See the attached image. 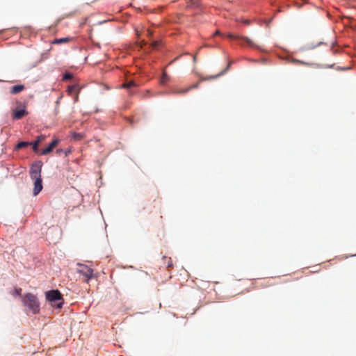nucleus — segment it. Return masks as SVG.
Masks as SVG:
<instances>
[{"label": "nucleus", "instance_id": "obj_11", "mask_svg": "<svg viewBox=\"0 0 356 356\" xmlns=\"http://www.w3.org/2000/svg\"><path fill=\"white\" fill-rule=\"evenodd\" d=\"M45 136H40L38 138V140L33 144V150L34 152L38 151V147L43 140H44Z\"/></svg>", "mask_w": 356, "mask_h": 356}, {"label": "nucleus", "instance_id": "obj_23", "mask_svg": "<svg viewBox=\"0 0 356 356\" xmlns=\"http://www.w3.org/2000/svg\"><path fill=\"white\" fill-rule=\"evenodd\" d=\"M147 33L149 36H151L153 34V32L150 29H147Z\"/></svg>", "mask_w": 356, "mask_h": 356}, {"label": "nucleus", "instance_id": "obj_4", "mask_svg": "<svg viewBox=\"0 0 356 356\" xmlns=\"http://www.w3.org/2000/svg\"><path fill=\"white\" fill-rule=\"evenodd\" d=\"M46 298L50 302L63 300L62 295L58 290H51L46 293Z\"/></svg>", "mask_w": 356, "mask_h": 356}, {"label": "nucleus", "instance_id": "obj_16", "mask_svg": "<svg viewBox=\"0 0 356 356\" xmlns=\"http://www.w3.org/2000/svg\"><path fill=\"white\" fill-rule=\"evenodd\" d=\"M31 143H29V142H19L17 146H16V149H22V148H24V147H28L29 145H30Z\"/></svg>", "mask_w": 356, "mask_h": 356}, {"label": "nucleus", "instance_id": "obj_1", "mask_svg": "<svg viewBox=\"0 0 356 356\" xmlns=\"http://www.w3.org/2000/svg\"><path fill=\"white\" fill-rule=\"evenodd\" d=\"M42 163H35L32 165L30 170V175L34 181L33 195L36 196L42 189V183L41 179Z\"/></svg>", "mask_w": 356, "mask_h": 356}, {"label": "nucleus", "instance_id": "obj_24", "mask_svg": "<svg viewBox=\"0 0 356 356\" xmlns=\"http://www.w3.org/2000/svg\"><path fill=\"white\" fill-rule=\"evenodd\" d=\"M213 36H216V35H221V33L219 31H216L213 35Z\"/></svg>", "mask_w": 356, "mask_h": 356}, {"label": "nucleus", "instance_id": "obj_21", "mask_svg": "<svg viewBox=\"0 0 356 356\" xmlns=\"http://www.w3.org/2000/svg\"><path fill=\"white\" fill-rule=\"evenodd\" d=\"M21 292H22V289L21 288H16L15 289V293L17 296H20L21 295Z\"/></svg>", "mask_w": 356, "mask_h": 356}, {"label": "nucleus", "instance_id": "obj_5", "mask_svg": "<svg viewBox=\"0 0 356 356\" xmlns=\"http://www.w3.org/2000/svg\"><path fill=\"white\" fill-rule=\"evenodd\" d=\"M81 88L76 84L70 86L67 88V93L69 95L74 96V102H78L79 99V93L80 92Z\"/></svg>", "mask_w": 356, "mask_h": 356}, {"label": "nucleus", "instance_id": "obj_6", "mask_svg": "<svg viewBox=\"0 0 356 356\" xmlns=\"http://www.w3.org/2000/svg\"><path fill=\"white\" fill-rule=\"evenodd\" d=\"M197 87H198V83L193 84L188 88H175L171 90L170 92L172 94H176V95H183V94H185L187 92L190 91L191 89L196 88Z\"/></svg>", "mask_w": 356, "mask_h": 356}, {"label": "nucleus", "instance_id": "obj_8", "mask_svg": "<svg viewBox=\"0 0 356 356\" xmlns=\"http://www.w3.org/2000/svg\"><path fill=\"white\" fill-rule=\"evenodd\" d=\"M227 38H229V39H234V40L241 39V40H244L245 42H246L249 46L252 47H256V45L254 44V42L250 38H248L247 37H243V36H240L238 35H234V34L229 33L227 35Z\"/></svg>", "mask_w": 356, "mask_h": 356}, {"label": "nucleus", "instance_id": "obj_7", "mask_svg": "<svg viewBox=\"0 0 356 356\" xmlns=\"http://www.w3.org/2000/svg\"><path fill=\"white\" fill-rule=\"evenodd\" d=\"M28 115V111L25 108H15L13 111V118L14 120H20L24 116Z\"/></svg>", "mask_w": 356, "mask_h": 356}, {"label": "nucleus", "instance_id": "obj_15", "mask_svg": "<svg viewBox=\"0 0 356 356\" xmlns=\"http://www.w3.org/2000/svg\"><path fill=\"white\" fill-rule=\"evenodd\" d=\"M136 86V83L134 81H129L127 83H125L122 84V88H130L134 87Z\"/></svg>", "mask_w": 356, "mask_h": 356}, {"label": "nucleus", "instance_id": "obj_19", "mask_svg": "<svg viewBox=\"0 0 356 356\" xmlns=\"http://www.w3.org/2000/svg\"><path fill=\"white\" fill-rule=\"evenodd\" d=\"M199 0H191L190 6H198Z\"/></svg>", "mask_w": 356, "mask_h": 356}, {"label": "nucleus", "instance_id": "obj_17", "mask_svg": "<svg viewBox=\"0 0 356 356\" xmlns=\"http://www.w3.org/2000/svg\"><path fill=\"white\" fill-rule=\"evenodd\" d=\"M73 77V75L70 73H65L63 76V81H67V80H70V79H72Z\"/></svg>", "mask_w": 356, "mask_h": 356}, {"label": "nucleus", "instance_id": "obj_2", "mask_svg": "<svg viewBox=\"0 0 356 356\" xmlns=\"http://www.w3.org/2000/svg\"><path fill=\"white\" fill-rule=\"evenodd\" d=\"M22 301L24 306L26 307L28 312H31L33 314L39 312L40 303L35 295L31 293H26L22 296Z\"/></svg>", "mask_w": 356, "mask_h": 356}, {"label": "nucleus", "instance_id": "obj_27", "mask_svg": "<svg viewBox=\"0 0 356 356\" xmlns=\"http://www.w3.org/2000/svg\"><path fill=\"white\" fill-rule=\"evenodd\" d=\"M58 106H56L55 108V114H57L58 113Z\"/></svg>", "mask_w": 356, "mask_h": 356}, {"label": "nucleus", "instance_id": "obj_9", "mask_svg": "<svg viewBox=\"0 0 356 356\" xmlns=\"http://www.w3.org/2000/svg\"><path fill=\"white\" fill-rule=\"evenodd\" d=\"M58 142H59V140L58 139H54V140H52V142L49 145L48 147H47L46 148L43 149L41 152V154L42 155H46V154H48L49 153H50L53 149L58 144Z\"/></svg>", "mask_w": 356, "mask_h": 356}, {"label": "nucleus", "instance_id": "obj_25", "mask_svg": "<svg viewBox=\"0 0 356 356\" xmlns=\"http://www.w3.org/2000/svg\"><path fill=\"white\" fill-rule=\"evenodd\" d=\"M63 304V301L59 302V303H58L57 304V307L60 308L62 307Z\"/></svg>", "mask_w": 356, "mask_h": 356}, {"label": "nucleus", "instance_id": "obj_22", "mask_svg": "<svg viewBox=\"0 0 356 356\" xmlns=\"http://www.w3.org/2000/svg\"><path fill=\"white\" fill-rule=\"evenodd\" d=\"M293 62L296 63H300V64H303V65H312V64H309L308 63H305V62H303V61H300V60H295Z\"/></svg>", "mask_w": 356, "mask_h": 356}, {"label": "nucleus", "instance_id": "obj_28", "mask_svg": "<svg viewBox=\"0 0 356 356\" xmlns=\"http://www.w3.org/2000/svg\"><path fill=\"white\" fill-rule=\"evenodd\" d=\"M196 60H197V56H196V55H194L193 56V62L195 63Z\"/></svg>", "mask_w": 356, "mask_h": 356}, {"label": "nucleus", "instance_id": "obj_26", "mask_svg": "<svg viewBox=\"0 0 356 356\" xmlns=\"http://www.w3.org/2000/svg\"><path fill=\"white\" fill-rule=\"evenodd\" d=\"M60 98H61V97H59V98L57 99V101H56V106H58V104H59V103H60Z\"/></svg>", "mask_w": 356, "mask_h": 356}, {"label": "nucleus", "instance_id": "obj_12", "mask_svg": "<svg viewBox=\"0 0 356 356\" xmlns=\"http://www.w3.org/2000/svg\"><path fill=\"white\" fill-rule=\"evenodd\" d=\"M162 259L163 261L164 264L166 265L167 268H172L173 266V263L170 257L164 256Z\"/></svg>", "mask_w": 356, "mask_h": 356}, {"label": "nucleus", "instance_id": "obj_14", "mask_svg": "<svg viewBox=\"0 0 356 356\" xmlns=\"http://www.w3.org/2000/svg\"><path fill=\"white\" fill-rule=\"evenodd\" d=\"M70 40V38H62L59 39H56L53 42L54 44H62L64 42H68Z\"/></svg>", "mask_w": 356, "mask_h": 356}, {"label": "nucleus", "instance_id": "obj_3", "mask_svg": "<svg viewBox=\"0 0 356 356\" xmlns=\"http://www.w3.org/2000/svg\"><path fill=\"white\" fill-rule=\"evenodd\" d=\"M77 273L84 277V282H88L93 277V269L82 264H77Z\"/></svg>", "mask_w": 356, "mask_h": 356}, {"label": "nucleus", "instance_id": "obj_18", "mask_svg": "<svg viewBox=\"0 0 356 356\" xmlns=\"http://www.w3.org/2000/svg\"><path fill=\"white\" fill-rule=\"evenodd\" d=\"M168 79V74L164 72L163 73V75H162V79H161V83H164L165 81H167Z\"/></svg>", "mask_w": 356, "mask_h": 356}, {"label": "nucleus", "instance_id": "obj_13", "mask_svg": "<svg viewBox=\"0 0 356 356\" xmlns=\"http://www.w3.org/2000/svg\"><path fill=\"white\" fill-rule=\"evenodd\" d=\"M232 63V62H229L227 67H226V69H225L223 71H222L220 74L213 76H211L209 78H205V79L209 80V79H216V78L219 77L220 76L224 74L227 71L229 70Z\"/></svg>", "mask_w": 356, "mask_h": 356}, {"label": "nucleus", "instance_id": "obj_10", "mask_svg": "<svg viewBox=\"0 0 356 356\" xmlns=\"http://www.w3.org/2000/svg\"><path fill=\"white\" fill-rule=\"evenodd\" d=\"M25 88L24 85H17L14 86L10 88V93L12 94H17L22 90H24Z\"/></svg>", "mask_w": 356, "mask_h": 356}, {"label": "nucleus", "instance_id": "obj_20", "mask_svg": "<svg viewBox=\"0 0 356 356\" xmlns=\"http://www.w3.org/2000/svg\"><path fill=\"white\" fill-rule=\"evenodd\" d=\"M159 43H160V42H159V41H154V42L151 44V45H152V48H154H154H156V47L159 45Z\"/></svg>", "mask_w": 356, "mask_h": 356}]
</instances>
